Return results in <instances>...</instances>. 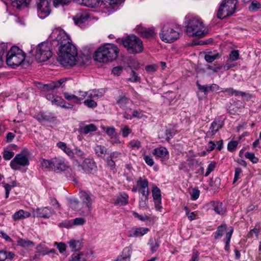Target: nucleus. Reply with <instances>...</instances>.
Listing matches in <instances>:
<instances>
[{"mask_svg":"<svg viewBox=\"0 0 261 261\" xmlns=\"http://www.w3.org/2000/svg\"><path fill=\"white\" fill-rule=\"evenodd\" d=\"M128 196L127 195L124 194L123 196H121L116 199L115 204L125 205L128 203Z\"/></svg>","mask_w":261,"mask_h":261,"instance_id":"41","label":"nucleus"},{"mask_svg":"<svg viewBox=\"0 0 261 261\" xmlns=\"http://www.w3.org/2000/svg\"><path fill=\"white\" fill-rule=\"evenodd\" d=\"M68 261H86V257L83 252H75L71 255Z\"/></svg>","mask_w":261,"mask_h":261,"instance_id":"32","label":"nucleus"},{"mask_svg":"<svg viewBox=\"0 0 261 261\" xmlns=\"http://www.w3.org/2000/svg\"><path fill=\"white\" fill-rule=\"evenodd\" d=\"M230 228H233L231 226L227 227V225L225 224H222L219 226L217 227L216 231L214 233L215 239H218L221 238L224 233H225V234H227L228 231H229Z\"/></svg>","mask_w":261,"mask_h":261,"instance_id":"21","label":"nucleus"},{"mask_svg":"<svg viewBox=\"0 0 261 261\" xmlns=\"http://www.w3.org/2000/svg\"><path fill=\"white\" fill-rule=\"evenodd\" d=\"M52 55V49L50 43L43 42L38 45L35 55L38 62L46 61L51 57Z\"/></svg>","mask_w":261,"mask_h":261,"instance_id":"8","label":"nucleus"},{"mask_svg":"<svg viewBox=\"0 0 261 261\" xmlns=\"http://www.w3.org/2000/svg\"><path fill=\"white\" fill-rule=\"evenodd\" d=\"M84 103L85 106L88 107L89 108H95L97 107V104L96 102L93 99H87L84 101Z\"/></svg>","mask_w":261,"mask_h":261,"instance_id":"48","label":"nucleus"},{"mask_svg":"<svg viewBox=\"0 0 261 261\" xmlns=\"http://www.w3.org/2000/svg\"><path fill=\"white\" fill-rule=\"evenodd\" d=\"M260 229L259 227H257V225L256 224L254 228L251 229L248 233L247 234V237L248 238H252L253 237L254 234L257 238L258 237V234L260 232Z\"/></svg>","mask_w":261,"mask_h":261,"instance_id":"39","label":"nucleus"},{"mask_svg":"<svg viewBox=\"0 0 261 261\" xmlns=\"http://www.w3.org/2000/svg\"><path fill=\"white\" fill-rule=\"evenodd\" d=\"M102 96V93L98 90H92L87 91V99H97Z\"/></svg>","mask_w":261,"mask_h":261,"instance_id":"33","label":"nucleus"},{"mask_svg":"<svg viewBox=\"0 0 261 261\" xmlns=\"http://www.w3.org/2000/svg\"><path fill=\"white\" fill-rule=\"evenodd\" d=\"M239 57V53L238 50H233L229 54V60L231 61H237Z\"/></svg>","mask_w":261,"mask_h":261,"instance_id":"51","label":"nucleus"},{"mask_svg":"<svg viewBox=\"0 0 261 261\" xmlns=\"http://www.w3.org/2000/svg\"><path fill=\"white\" fill-rule=\"evenodd\" d=\"M149 231V229L145 227L133 228L128 231L129 237H140L143 236Z\"/></svg>","mask_w":261,"mask_h":261,"instance_id":"19","label":"nucleus"},{"mask_svg":"<svg viewBox=\"0 0 261 261\" xmlns=\"http://www.w3.org/2000/svg\"><path fill=\"white\" fill-rule=\"evenodd\" d=\"M148 200V198L140 197L139 203V207L141 208H146L147 207Z\"/></svg>","mask_w":261,"mask_h":261,"instance_id":"63","label":"nucleus"},{"mask_svg":"<svg viewBox=\"0 0 261 261\" xmlns=\"http://www.w3.org/2000/svg\"><path fill=\"white\" fill-rule=\"evenodd\" d=\"M25 58V53L18 47L13 46L7 54L6 62L9 66L15 68L22 63Z\"/></svg>","mask_w":261,"mask_h":261,"instance_id":"5","label":"nucleus"},{"mask_svg":"<svg viewBox=\"0 0 261 261\" xmlns=\"http://www.w3.org/2000/svg\"><path fill=\"white\" fill-rule=\"evenodd\" d=\"M124 46L132 54H137L143 50L144 46L141 40L135 35L128 36L122 40Z\"/></svg>","mask_w":261,"mask_h":261,"instance_id":"6","label":"nucleus"},{"mask_svg":"<svg viewBox=\"0 0 261 261\" xmlns=\"http://www.w3.org/2000/svg\"><path fill=\"white\" fill-rule=\"evenodd\" d=\"M152 154L158 158H164L169 154L167 149L163 146L154 148L152 151Z\"/></svg>","mask_w":261,"mask_h":261,"instance_id":"26","label":"nucleus"},{"mask_svg":"<svg viewBox=\"0 0 261 261\" xmlns=\"http://www.w3.org/2000/svg\"><path fill=\"white\" fill-rule=\"evenodd\" d=\"M216 163L214 162H211L210 164H208L206 172L205 174V176H207L212 171H213L216 167Z\"/></svg>","mask_w":261,"mask_h":261,"instance_id":"55","label":"nucleus"},{"mask_svg":"<svg viewBox=\"0 0 261 261\" xmlns=\"http://www.w3.org/2000/svg\"><path fill=\"white\" fill-rule=\"evenodd\" d=\"M89 17V15L86 13H77L73 18V20L75 24L79 25L81 28H83L85 25V23Z\"/></svg>","mask_w":261,"mask_h":261,"instance_id":"18","label":"nucleus"},{"mask_svg":"<svg viewBox=\"0 0 261 261\" xmlns=\"http://www.w3.org/2000/svg\"><path fill=\"white\" fill-rule=\"evenodd\" d=\"M97 129V126L93 123L81 126L79 131L81 134L87 135L91 132H95Z\"/></svg>","mask_w":261,"mask_h":261,"instance_id":"24","label":"nucleus"},{"mask_svg":"<svg viewBox=\"0 0 261 261\" xmlns=\"http://www.w3.org/2000/svg\"><path fill=\"white\" fill-rule=\"evenodd\" d=\"M53 169L55 171H63L67 167L65 160L61 157H55L52 159Z\"/></svg>","mask_w":261,"mask_h":261,"instance_id":"14","label":"nucleus"},{"mask_svg":"<svg viewBox=\"0 0 261 261\" xmlns=\"http://www.w3.org/2000/svg\"><path fill=\"white\" fill-rule=\"evenodd\" d=\"M200 195V191L198 188H194L192 189V192L191 193V199L192 200H196L197 199Z\"/></svg>","mask_w":261,"mask_h":261,"instance_id":"53","label":"nucleus"},{"mask_svg":"<svg viewBox=\"0 0 261 261\" xmlns=\"http://www.w3.org/2000/svg\"><path fill=\"white\" fill-rule=\"evenodd\" d=\"M74 155L82 159H84L85 158V153L83 151L78 147H76L74 151Z\"/></svg>","mask_w":261,"mask_h":261,"instance_id":"59","label":"nucleus"},{"mask_svg":"<svg viewBox=\"0 0 261 261\" xmlns=\"http://www.w3.org/2000/svg\"><path fill=\"white\" fill-rule=\"evenodd\" d=\"M138 191L148 188V181L145 177H140L136 181Z\"/></svg>","mask_w":261,"mask_h":261,"instance_id":"31","label":"nucleus"},{"mask_svg":"<svg viewBox=\"0 0 261 261\" xmlns=\"http://www.w3.org/2000/svg\"><path fill=\"white\" fill-rule=\"evenodd\" d=\"M17 244L18 246L22 247H27L34 245V243L29 240H26L22 238H19L17 241Z\"/></svg>","mask_w":261,"mask_h":261,"instance_id":"37","label":"nucleus"},{"mask_svg":"<svg viewBox=\"0 0 261 261\" xmlns=\"http://www.w3.org/2000/svg\"><path fill=\"white\" fill-rule=\"evenodd\" d=\"M160 242L159 240H155L154 242L150 244V249L152 252H155L159 247Z\"/></svg>","mask_w":261,"mask_h":261,"instance_id":"58","label":"nucleus"},{"mask_svg":"<svg viewBox=\"0 0 261 261\" xmlns=\"http://www.w3.org/2000/svg\"><path fill=\"white\" fill-rule=\"evenodd\" d=\"M246 158L249 159L252 163L255 164L258 162V159L255 156L253 152H246L245 154Z\"/></svg>","mask_w":261,"mask_h":261,"instance_id":"45","label":"nucleus"},{"mask_svg":"<svg viewBox=\"0 0 261 261\" xmlns=\"http://www.w3.org/2000/svg\"><path fill=\"white\" fill-rule=\"evenodd\" d=\"M27 154H29V152L27 149H23L21 153L17 154L10 163L11 168L16 170L20 169V167L29 165V159L25 155Z\"/></svg>","mask_w":261,"mask_h":261,"instance_id":"9","label":"nucleus"},{"mask_svg":"<svg viewBox=\"0 0 261 261\" xmlns=\"http://www.w3.org/2000/svg\"><path fill=\"white\" fill-rule=\"evenodd\" d=\"M152 197L154 200H160L161 199V190L157 187H154L152 190Z\"/></svg>","mask_w":261,"mask_h":261,"instance_id":"43","label":"nucleus"},{"mask_svg":"<svg viewBox=\"0 0 261 261\" xmlns=\"http://www.w3.org/2000/svg\"><path fill=\"white\" fill-rule=\"evenodd\" d=\"M95 153L97 156L102 158L107 153V148L102 145H97L94 148Z\"/></svg>","mask_w":261,"mask_h":261,"instance_id":"34","label":"nucleus"},{"mask_svg":"<svg viewBox=\"0 0 261 261\" xmlns=\"http://www.w3.org/2000/svg\"><path fill=\"white\" fill-rule=\"evenodd\" d=\"M10 2L14 8L19 9L28 6L30 3V0H10Z\"/></svg>","mask_w":261,"mask_h":261,"instance_id":"27","label":"nucleus"},{"mask_svg":"<svg viewBox=\"0 0 261 261\" xmlns=\"http://www.w3.org/2000/svg\"><path fill=\"white\" fill-rule=\"evenodd\" d=\"M3 158L6 160H9L13 158L14 155V152L5 149L3 152Z\"/></svg>","mask_w":261,"mask_h":261,"instance_id":"54","label":"nucleus"},{"mask_svg":"<svg viewBox=\"0 0 261 261\" xmlns=\"http://www.w3.org/2000/svg\"><path fill=\"white\" fill-rule=\"evenodd\" d=\"M132 249L130 247H125L122 251L121 254L119 256L123 258V259H128L130 261Z\"/></svg>","mask_w":261,"mask_h":261,"instance_id":"35","label":"nucleus"},{"mask_svg":"<svg viewBox=\"0 0 261 261\" xmlns=\"http://www.w3.org/2000/svg\"><path fill=\"white\" fill-rule=\"evenodd\" d=\"M119 53L117 46L113 44H106L98 48L95 53L94 59L101 63H107L115 60Z\"/></svg>","mask_w":261,"mask_h":261,"instance_id":"3","label":"nucleus"},{"mask_svg":"<svg viewBox=\"0 0 261 261\" xmlns=\"http://www.w3.org/2000/svg\"><path fill=\"white\" fill-rule=\"evenodd\" d=\"M140 79L137 73L134 70H132L130 76L128 79V81L132 82H137L139 81Z\"/></svg>","mask_w":261,"mask_h":261,"instance_id":"62","label":"nucleus"},{"mask_svg":"<svg viewBox=\"0 0 261 261\" xmlns=\"http://www.w3.org/2000/svg\"><path fill=\"white\" fill-rule=\"evenodd\" d=\"M218 54H213L212 53H208L205 55V60L209 63H211L213 62L215 60H216L218 57Z\"/></svg>","mask_w":261,"mask_h":261,"instance_id":"49","label":"nucleus"},{"mask_svg":"<svg viewBox=\"0 0 261 261\" xmlns=\"http://www.w3.org/2000/svg\"><path fill=\"white\" fill-rule=\"evenodd\" d=\"M261 7L260 4L257 1H253L249 7L250 11H255Z\"/></svg>","mask_w":261,"mask_h":261,"instance_id":"52","label":"nucleus"},{"mask_svg":"<svg viewBox=\"0 0 261 261\" xmlns=\"http://www.w3.org/2000/svg\"><path fill=\"white\" fill-rule=\"evenodd\" d=\"M132 213H133V216L135 217L138 218L139 220H140L142 221H145L147 220H149L150 219L149 217H148L147 215H141L135 212H133Z\"/></svg>","mask_w":261,"mask_h":261,"instance_id":"56","label":"nucleus"},{"mask_svg":"<svg viewBox=\"0 0 261 261\" xmlns=\"http://www.w3.org/2000/svg\"><path fill=\"white\" fill-rule=\"evenodd\" d=\"M80 198L82 201L83 207L81 213L84 216H90L92 211V205L93 201V196L85 191L80 193Z\"/></svg>","mask_w":261,"mask_h":261,"instance_id":"10","label":"nucleus"},{"mask_svg":"<svg viewBox=\"0 0 261 261\" xmlns=\"http://www.w3.org/2000/svg\"><path fill=\"white\" fill-rule=\"evenodd\" d=\"M41 165L42 168L45 169H50L51 168L53 169V163H52V159L50 160L43 159L41 162Z\"/></svg>","mask_w":261,"mask_h":261,"instance_id":"47","label":"nucleus"},{"mask_svg":"<svg viewBox=\"0 0 261 261\" xmlns=\"http://www.w3.org/2000/svg\"><path fill=\"white\" fill-rule=\"evenodd\" d=\"M100 0H77V3L88 7L94 8L99 3Z\"/></svg>","mask_w":261,"mask_h":261,"instance_id":"30","label":"nucleus"},{"mask_svg":"<svg viewBox=\"0 0 261 261\" xmlns=\"http://www.w3.org/2000/svg\"><path fill=\"white\" fill-rule=\"evenodd\" d=\"M66 81V78H63L59 81L52 82L49 84L44 85L42 87V90L46 91L54 90L59 88Z\"/></svg>","mask_w":261,"mask_h":261,"instance_id":"20","label":"nucleus"},{"mask_svg":"<svg viewBox=\"0 0 261 261\" xmlns=\"http://www.w3.org/2000/svg\"><path fill=\"white\" fill-rule=\"evenodd\" d=\"M242 173V170L241 168L238 167L236 168L235 169V172H234V177L233 180V183L236 182L240 178L241 176V174Z\"/></svg>","mask_w":261,"mask_h":261,"instance_id":"60","label":"nucleus"},{"mask_svg":"<svg viewBox=\"0 0 261 261\" xmlns=\"http://www.w3.org/2000/svg\"><path fill=\"white\" fill-rule=\"evenodd\" d=\"M35 213V215L37 217L48 218L52 216L54 213V211L50 207H44L37 208Z\"/></svg>","mask_w":261,"mask_h":261,"instance_id":"17","label":"nucleus"},{"mask_svg":"<svg viewBox=\"0 0 261 261\" xmlns=\"http://www.w3.org/2000/svg\"><path fill=\"white\" fill-rule=\"evenodd\" d=\"M30 216L31 213L30 212L23 210H20L13 215L12 219L14 221H16L29 218Z\"/></svg>","mask_w":261,"mask_h":261,"instance_id":"23","label":"nucleus"},{"mask_svg":"<svg viewBox=\"0 0 261 261\" xmlns=\"http://www.w3.org/2000/svg\"><path fill=\"white\" fill-rule=\"evenodd\" d=\"M51 0H36L37 14L38 16L44 19L51 12Z\"/></svg>","mask_w":261,"mask_h":261,"instance_id":"11","label":"nucleus"},{"mask_svg":"<svg viewBox=\"0 0 261 261\" xmlns=\"http://www.w3.org/2000/svg\"><path fill=\"white\" fill-rule=\"evenodd\" d=\"M122 71V67L120 66H116L112 69V72L115 75H119Z\"/></svg>","mask_w":261,"mask_h":261,"instance_id":"64","label":"nucleus"},{"mask_svg":"<svg viewBox=\"0 0 261 261\" xmlns=\"http://www.w3.org/2000/svg\"><path fill=\"white\" fill-rule=\"evenodd\" d=\"M238 145V142L237 141H232L228 143L227 145V149L229 151H233Z\"/></svg>","mask_w":261,"mask_h":261,"instance_id":"57","label":"nucleus"},{"mask_svg":"<svg viewBox=\"0 0 261 261\" xmlns=\"http://www.w3.org/2000/svg\"><path fill=\"white\" fill-rule=\"evenodd\" d=\"M57 146L62 149L70 159L75 160L74 151L71 148L68 147L64 142H59L57 144Z\"/></svg>","mask_w":261,"mask_h":261,"instance_id":"22","label":"nucleus"},{"mask_svg":"<svg viewBox=\"0 0 261 261\" xmlns=\"http://www.w3.org/2000/svg\"><path fill=\"white\" fill-rule=\"evenodd\" d=\"M161 39L166 43H172L181 36L179 25L173 23H167L162 28L160 32Z\"/></svg>","mask_w":261,"mask_h":261,"instance_id":"4","label":"nucleus"},{"mask_svg":"<svg viewBox=\"0 0 261 261\" xmlns=\"http://www.w3.org/2000/svg\"><path fill=\"white\" fill-rule=\"evenodd\" d=\"M233 231V228H230L229 231H228L227 234H226L225 238L224 239V241L225 243V246L224 247L225 250L228 252L229 250V243L230 241V239Z\"/></svg>","mask_w":261,"mask_h":261,"instance_id":"36","label":"nucleus"},{"mask_svg":"<svg viewBox=\"0 0 261 261\" xmlns=\"http://www.w3.org/2000/svg\"><path fill=\"white\" fill-rule=\"evenodd\" d=\"M96 165L93 160L90 159H85L83 162V169L89 172H92L95 170Z\"/></svg>","mask_w":261,"mask_h":261,"instance_id":"25","label":"nucleus"},{"mask_svg":"<svg viewBox=\"0 0 261 261\" xmlns=\"http://www.w3.org/2000/svg\"><path fill=\"white\" fill-rule=\"evenodd\" d=\"M70 40L68 36L64 32L60 33L57 37L59 46L58 60L64 67L73 66L77 61V49Z\"/></svg>","mask_w":261,"mask_h":261,"instance_id":"1","label":"nucleus"},{"mask_svg":"<svg viewBox=\"0 0 261 261\" xmlns=\"http://www.w3.org/2000/svg\"><path fill=\"white\" fill-rule=\"evenodd\" d=\"M64 97L67 100H71L73 101L75 103H80V98H79V97L74 95V94H71L67 92H65L64 93Z\"/></svg>","mask_w":261,"mask_h":261,"instance_id":"42","label":"nucleus"},{"mask_svg":"<svg viewBox=\"0 0 261 261\" xmlns=\"http://www.w3.org/2000/svg\"><path fill=\"white\" fill-rule=\"evenodd\" d=\"M40 122H53L56 119V117L53 113L45 112H40L35 117Z\"/></svg>","mask_w":261,"mask_h":261,"instance_id":"15","label":"nucleus"},{"mask_svg":"<svg viewBox=\"0 0 261 261\" xmlns=\"http://www.w3.org/2000/svg\"><path fill=\"white\" fill-rule=\"evenodd\" d=\"M70 248L72 251H77L83 247L82 242L80 240H71L68 242Z\"/></svg>","mask_w":261,"mask_h":261,"instance_id":"29","label":"nucleus"},{"mask_svg":"<svg viewBox=\"0 0 261 261\" xmlns=\"http://www.w3.org/2000/svg\"><path fill=\"white\" fill-rule=\"evenodd\" d=\"M125 0H104V5L106 7L110 6L112 8H114V6L119 4L123 3Z\"/></svg>","mask_w":261,"mask_h":261,"instance_id":"44","label":"nucleus"},{"mask_svg":"<svg viewBox=\"0 0 261 261\" xmlns=\"http://www.w3.org/2000/svg\"><path fill=\"white\" fill-rule=\"evenodd\" d=\"M237 0H223L217 12V17L222 19L232 15L236 9Z\"/></svg>","mask_w":261,"mask_h":261,"instance_id":"7","label":"nucleus"},{"mask_svg":"<svg viewBox=\"0 0 261 261\" xmlns=\"http://www.w3.org/2000/svg\"><path fill=\"white\" fill-rule=\"evenodd\" d=\"M186 33L189 37H203L207 33L202 20L197 16L188 15L185 17Z\"/></svg>","mask_w":261,"mask_h":261,"instance_id":"2","label":"nucleus"},{"mask_svg":"<svg viewBox=\"0 0 261 261\" xmlns=\"http://www.w3.org/2000/svg\"><path fill=\"white\" fill-rule=\"evenodd\" d=\"M36 249L39 253H41L43 255L48 254V249L43 245H38Z\"/></svg>","mask_w":261,"mask_h":261,"instance_id":"50","label":"nucleus"},{"mask_svg":"<svg viewBox=\"0 0 261 261\" xmlns=\"http://www.w3.org/2000/svg\"><path fill=\"white\" fill-rule=\"evenodd\" d=\"M210 204L213 206L214 211L219 215H223L226 209L223 207V204L220 202L211 201Z\"/></svg>","mask_w":261,"mask_h":261,"instance_id":"28","label":"nucleus"},{"mask_svg":"<svg viewBox=\"0 0 261 261\" xmlns=\"http://www.w3.org/2000/svg\"><path fill=\"white\" fill-rule=\"evenodd\" d=\"M224 121L221 116H218L212 122L208 130L205 133V139L211 138L224 125Z\"/></svg>","mask_w":261,"mask_h":261,"instance_id":"12","label":"nucleus"},{"mask_svg":"<svg viewBox=\"0 0 261 261\" xmlns=\"http://www.w3.org/2000/svg\"><path fill=\"white\" fill-rule=\"evenodd\" d=\"M69 206L72 210L78 211L81 210L80 202L77 199H72L69 202Z\"/></svg>","mask_w":261,"mask_h":261,"instance_id":"40","label":"nucleus"},{"mask_svg":"<svg viewBox=\"0 0 261 261\" xmlns=\"http://www.w3.org/2000/svg\"><path fill=\"white\" fill-rule=\"evenodd\" d=\"M133 101L128 96V93L121 92V94L116 99V105H118L120 108L124 110L129 108L128 106L132 104Z\"/></svg>","mask_w":261,"mask_h":261,"instance_id":"13","label":"nucleus"},{"mask_svg":"<svg viewBox=\"0 0 261 261\" xmlns=\"http://www.w3.org/2000/svg\"><path fill=\"white\" fill-rule=\"evenodd\" d=\"M53 105L59 106L63 108H66L65 101L61 97L56 96L52 102Z\"/></svg>","mask_w":261,"mask_h":261,"instance_id":"38","label":"nucleus"},{"mask_svg":"<svg viewBox=\"0 0 261 261\" xmlns=\"http://www.w3.org/2000/svg\"><path fill=\"white\" fill-rule=\"evenodd\" d=\"M196 84L198 89L201 92H203L206 95L209 92H213L219 90L220 89V87L215 84H213L212 85H201L198 83V82H197Z\"/></svg>","mask_w":261,"mask_h":261,"instance_id":"16","label":"nucleus"},{"mask_svg":"<svg viewBox=\"0 0 261 261\" xmlns=\"http://www.w3.org/2000/svg\"><path fill=\"white\" fill-rule=\"evenodd\" d=\"M129 144L132 148L139 149L141 147V143L138 140H133Z\"/></svg>","mask_w":261,"mask_h":261,"instance_id":"61","label":"nucleus"},{"mask_svg":"<svg viewBox=\"0 0 261 261\" xmlns=\"http://www.w3.org/2000/svg\"><path fill=\"white\" fill-rule=\"evenodd\" d=\"M154 35V31L153 29H146L142 37L145 38H150Z\"/></svg>","mask_w":261,"mask_h":261,"instance_id":"46","label":"nucleus"}]
</instances>
